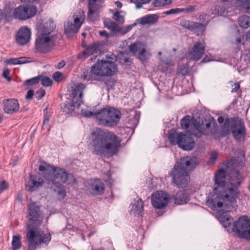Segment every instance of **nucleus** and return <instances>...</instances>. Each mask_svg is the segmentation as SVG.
<instances>
[{
  "label": "nucleus",
  "mask_w": 250,
  "mask_h": 250,
  "mask_svg": "<svg viewBox=\"0 0 250 250\" xmlns=\"http://www.w3.org/2000/svg\"><path fill=\"white\" fill-rule=\"evenodd\" d=\"M239 168L237 161L231 159L226 164V171L221 169L215 174L213 193L207 201L212 209L223 208L229 212L237 207L236 199L239 194L238 188L242 181Z\"/></svg>",
  "instance_id": "obj_1"
},
{
  "label": "nucleus",
  "mask_w": 250,
  "mask_h": 250,
  "mask_svg": "<svg viewBox=\"0 0 250 250\" xmlns=\"http://www.w3.org/2000/svg\"><path fill=\"white\" fill-rule=\"evenodd\" d=\"M28 223L26 234L28 250H35L42 244L47 245L51 239L50 233H44L37 228L42 223L43 214L40 207L32 202L28 206Z\"/></svg>",
  "instance_id": "obj_2"
},
{
  "label": "nucleus",
  "mask_w": 250,
  "mask_h": 250,
  "mask_svg": "<svg viewBox=\"0 0 250 250\" xmlns=\"http://www.w3.org/2000/svg\"><path fill=\"white\" fill-rule=\"evenodd\" d=\"M121 146V140L114 133L97 128L91 133L89 148L93 154L111 156Z\"/></svg>",
  "instance_id": "obj_3"
},
{
  "label": "nucleus",
  "mask_w": 250,
  "mask_h": 250,
  "mask_svg": "<svg viewBox=\"0 0 250 250\" xmlns=\"http://www.w3.org/2000/svg\"><path fill=\"white\" fill-rule=\"evenodd\" d=\"M39 170L42 172L45 180L57 187V188L55 189V191L59 200L64 199L66 196V190L61 184H73L76 182L73 175L67 173L64 168L54 167L44 161L41 162Z\"/></svg>",
  "instance_id": "obj_4"
},
{
  "label": "nucleus",
  "mask_w": 250,
  "mask_h": 250,
  "mask_svg": "<svg viewBox=\"0 0 250 250\" xmlns=\"http://www.w3.org/2000/svg\"><path fill=\"white\" fill-rule=\"evenodd\" d=\"M36 27V49L41 53L50 51L55 46L57 39L54 32L56 27L54 22L50 19L42 20Z\"/></svg>",
  "instance_id": "obj_5"
},
{
  "label": "nucleus",
  "mask_w": 250,
  "mask_h": 250,
  "mask_svg": "<svg viewBox=\"0 0 250 250\" xmlns=\"http://www.w3.org/2000/svg\"><path fill=\"white\" fill-rule=\"evenodd\" d=\"M81 114L85 117H94L98 125L106 127L117 125L121 118V113L117 109L113 107L102 109L99 105L95 106L92 110L82 108Z\"/></svg>",
  "instance_id": "obj_6"
},
{
  "label": "nucleus",
  "mask_w": 250,
  "mask_h": 250,
  "mask_svg": "<svg viewBox=\"0 0 250 250\" xmlns=\"http://www.w3.org/2000/svg\"><path fill=\"white\" fill-rule=\"evenodd\" d=\"M168 140L172 145H178L185 150H190L195 146V142L190 134L174 132L169 135Z\"/></svg>",
  "instance_id": "obj_7"
},
{
  "label": "nucleus",
  "mask_w": 250,
  "mask_h": 250,
  "mask_svg": "<svg viewBox=\"0 0 250 250\" xmlns=\"http://www.w3.org/2000/svg\"><path fill=\"white\" fill-rule=\"evenodd\" d=\"M94 72L98 76H111L118 71L117 66L112 61L101 60L94 64Z\"/></svg>",
  "instance_id": "obj_8"
},
{
  "label": "nucleus",
  "mask_w": 250,
  "mask_h": 250,
  "mask_svg": "<svg viewBox=\"0 0 250 250\" xmlns=\"http://www.w3.org/2000/svg\"><path fill=\"white\" fill-rule=\"evenodd\" d=\"M178 168L177 167H174L171 171L170 175L173 179L172 183L178 188H185L189 183L190 177L188 173L184 169Z\"/></svg>",
  "instance_id": "obj_9"
},
{
  "label": "nucleus",
  "mask_w": 250,
  "mask_h": 250,
  "mask_svg": "<svg viewBox=\"0 0 250 250\" xmlns=\"http://www.w3.org/2000/svg\"><path fill=\"white\" fill-rule=\"evenodd\" d=\"M217 125L213 117L209 116L200 125L197 121L196 131L195 136L200 137L203 135H208L212 134L217 130Z\"/></svg>",
  "instance_id": "obj_10"
},
{
  "label": "nucleus",
  "mask_w": 250,
  "mask_h": 250,
  "mask_svg": "<svg viewBox=\"0 0 250 250\" xmlns=\"http://www.w3.org/2000/svg\"><path fill=\"white\" fill-rule=\"evenodd\" d=\"M146 44L141 42H137L131 43L129 46V49L140 61L146 62L151 56L150 52L146 50Z\"/></svg>",
  "instance_id": "obj_11"
},
{
  "label": "nucleus",
  "mask_w": 250,
  "mask_h": 250,
  "mask_svg": "<svg viewBox=\"0 0 250 250\" xmlns=\"http://www.w3.org/2000/svg\"><path fill=\"white\" fill-rule=\"evenodd\" d=\"M37 12V8L34 6L22 5L14 9L12 16L16 19L24 21L35 16Z\"/></svg>",
  "instance_id": "obj_12"
},
{
  "label": "nucleus",
  "mask_w": 250,
  "mask_h": 250,
  "mask_svg": "<svg viewBox=\"0 0 250 250\" xmlns=\"http://www.w3.org/2000/svg\"><path fill=\"white\" fill-rule=\"evenodd\" d=\"M168 201V195L165 192L158 191L152 195L151 203L156 208H164L167 206Z\"/></svg>",
  "instance_id": "obj_13"
},
{
  "label": "nucleus",
  "mask_w": 250,
  "mask_h": 250,
  "mask_svg": "<svg viewBox=\"0 0 250 250\" xmlns=\"http://www.w3.org/2000/svg\"><path fill=\"white\" fill-rule=\"evenodd\" d=\"M205 51V42L202 41L196 42L192 48L188 49L189 57L191 60L198 61L204 55Z\"/></svg>",
  "instance_id": "obj_14"
},
{
  "label": "nucleus",
  "mask_w": 250,
  "mask_h": 250,
  "mask_svg": "<svg viewBox=\"0 0 250 250\" xmlns=\"http://www.w3.org/2000/svg\"><path fill=\"white\" fill-rule=\"evenodd\" d=\"M85 85L83 83H80L76 85L73 89L71 94V97L72 98L71 107L78 108L82 103V90L84 89Z\"/></svg>",
  "instance_id": "obj_15"
},
{
  "label": "nucleus",
  "mask_w": 250,
  "mask_h": 250,
  "mask_svg": "<svg viewBox=\"0 0 250 250\" xmlns=\"http://www.w3.org/2000/svg\"><path fill=\"white\" fill-rule=\"evenodd\" d=\"M43 182L42 178L37 175H30L25 180V188L28 191H34L42 187Z\"/></svg>",
  "instance_id": "obj_16"
},
{
  "label": "nucleus",
  "mask_w": 250,
  "mask_h": 250,
  "mask_svg": "<svg viewBox=\"0 0 250 250\" xmlns=\"http://www.w3.org/2000/svg\"><path fill=\"white\" fill-rule=\"evenodd\" d=\"M250 227V221L248 219L247 217L243 216L240 217L234 223L232 230L233 232L241 237L242 235V233H244Z\"/></svg>",
  "instance_id": "obj_17"
},
{
  "label": "nucleus",
  "mask_w": 250,
  "mask_h": 250,
  "mask_svg": "<svg viewBox=\"0 0 250 250\" xmlns=\"http://www.w3.org/2000/svg\"><path fill=\"white\" fill-rule=\"evenodd\" d=\"M196 164L197 159L195 157H186L182 158L174 167H177L181 169H184L188 172L194 169Z\"/></svg>",
  "instance_id": "obj_18"
},
{
  "label": "nucleus",
  "mask_w": 250,
  "mask_h": 250,
  "mask_svg": "<svg viewBox=\"0 0 250 250\" xmlns=\"http://www.w3.org/2000/svg\"><path fill=\"white\" fill-rule=\"evenodd\" d=\"M232 134L238 141L243 140L246 135L245 125L240 121H234L231 125Z\"/></svg>",
  "instance_id": "obj_19"
},
{
  "label": "nucleus",
  "mask_w": 250,
  "mask_h": 250,
  "mask_svg": "<svg viewBox=\"0 0 250 250\" xmlns=\"http://www.w3.org/2000/svg\"><path fill=\"white\" fill-rule=\"evenodd\" d=\"M31 30L27 27H22L18 31L16 35L17 42L21 45L27 44L31 39Z\"/></svg>",
  "instance_id": "obj_20"
},
{
  "label": "nucleus",
  "mask_w": 250,
  "mask_h": 250,
  "mask_svg": "<svg viewBox=\"0 0 250 250\" xmlns=\"http://www.w3.org/2000/svg\"><path fill=\"white\" fill-rule=\"evenodd\" d=\"M180 24L185 28L197 33L198 35L202 33L205 29L203 24L185 19H182L180 21Z\"/></svg>",
  "instance_id": "obj_21"
},
{
  "label": "nucleus",
  "mask_w": 250,
  "mask_h": 250,
  "mask_svg": "<svg viewBox=\"0 0 250 250\" xmlns=\"http://www.w3.org/2000/svg\"><path fill=\"white\" fill-rule=\"evenodd\" d=\"M181 125L183 129L191 132L195 135L197 126V121L189 116H186L181 120Z\"/></svg>",
  "instance_id": "obj_22"
},
{
  "label": "nucleus",
  "mask_w": 250,
  "mask_h": 250,
  "mask_svg": "<svg viewBox=\"0 0 250 250\" xmlns=\"http://www.w3.org/2000/svg\"><path fill=\"white\" fill-rule=\"evenodd\" d=\"M3 109L5 113L12 114L19 110V104L17 100L10 99L3 101Z\"/></svg>",
  "instance_id": "obj_23"
},
{
  "label": "nucleus",
  "mask_w": 250,
  "mask_h": 250,
  "mask_svg": "<svg viewBox=\"0 0 250 250\" xmlns=\"http://www.w3.org/2000/svg\"><path fill=\"white\" fill-rule=\"evenodd\" d=\"M83 46L85 47V49L78 54V58L80 60H84L90 55L96 54L99 50V44L97 42H94L87 47L83 44Z\"/></svg>",
  "instance_id": "obj_24"
},
{
  "label": "nucleus",
  "mask_w": 250,
  "mask_h": 250,
  "mask_svg": "<svg viewBox=\"0 0 250 250\" xmlns=\"http://www.w3.org/2000/svg\"><path fill=\"white\" fill-rule=\"evenodd\" d=\"M104 190L103 183L99 179H95L91 181L89 191L94 195H101Z\"/></svg>",
  "instance_id": "obj_25"
},
{
  "label": "nucleus",
  "mask_w": 250,
  "mask_h": 250,
  "mask_svg": "<svg viewBox=\"0 0 250 250\" xmlns=\"http://www.w3.org/2000/svg\"><path fill=\"white\" fill-rule=\"evenodd\" d=\"M158 19V17L157 15L149 14L137 19L136 22L142 25H152L157 22Z\"/></svg>",
  "instance_id": "obj_26"
},
{
  "label": "nucleus",
  "mask_w": 250,
  "mask_h": 250,
  "mask_svg": "<svg viewBox=\"0 0 250 250\" xmlns=\"http://www.w3.org/2000/svg\"><path fill=\"white\" fill-rule=\"evenodd\" d=\"M97 0H89L88 3V18L92 21L96 20L98 14V6L96 3Z\"/></svg>",
  "instance_id": "obj_27"
},
{
  "label": "nucleus",
  "mask_w": 250,
  "mask_h": 250,
  "mask_svg": "<svg viewBox=\"0 0 250 250\" xmlns=\"http://www.w3.org/2000/svg\"><path fill=\"white\" fill-rule=\"evenodd\" d=\"M104 24L105 26L109 29L111 31L116 33L125 34L126 32L122 27L118 26L116 23L110 19H106L104 21Z\"/></svg>",
  "instance_id": "obj_28"
},
{
  "label": "nucleus",
  "mask_w": 250,
  "mask_h": 250,
  "mask_svg": "<svg viewBox=\"0 0 250 250\" xmlns=\"http://www.w3.org/2000/svg\"><path fill=\"white\" fill-rule=\"evenodd\" d=\"M174 203L177 205L184 204L188 201V195L185 190H180L173 196Z\"/></svg>",
  "instance_id": "obj_29"
},
{
  "label": "nucleus",
  "mask_w": 250,
  "mask_h": 250,
  "mask_svg": "<svg viewBox=\"0 0 250 250\" xmlns=\"http://www.w3.org/2000/svg\"><path fill=\"white\" fill-rule=\"evenodd\" d=\"M93 68H95L94 65L91 67L90 70L88 69L83 70L82 77L84 80L92 81L98 80V75L94 72Z\"/></svg>",
  "instance_id": "obj_30"
},
{
  "label": "nucleus",
  "mask_w": 250,
  "mask_h": 250,
  "mask_svg": "<svg viewBox=\"0 0 250 250\" xmlns=\"http://www.w3.org/2000/svg\"><path fill=\"white\" fill-rule=\"evenodd\" d=\"M218 220L224 227H229L233 221V219L226 212L219 211L218 212Z\"/></svg>",
  "instance_id": "obj_31"
},
{
  "label": "nucleus",
  "mask_w": 250,
  "mask_h": 250,
  "mask_svg": "<svg viewBox=\"0 0 250 250\" xmlns=\"http://www.w3.org/2000/svg\"><path fill=\"white\" fill-rule=\"evenodd\" d=\"M143 211V204L141 199L138 198L137 199H135L131 208V212L134 214H140L142 216L141 213Z\"/></svg>",
  "instance_id": "obj_32"
},
{
  "label": "nucleus",
  "mask_w": 250,
  "mask_h": 250,
  "mask_svg": "<svg viewBox=\"0 0 250 250\" xmlns=\"http://www.w3.org/2000/svg\"><path fill=\"white\" fill-rule=\"evenodd\" d=\"M73 17V22L81 27L85 20V17L84 12L83 10H79L74 13Z\"/></svg>",
  "instance_id": "obj_33"
},
{
  "label": "nucleus",
  "mask_w": 250,
  "mask_h": 250,
  "mask_svg": "<svg viewBox=\"0 0 250 250\" xmlns=\"http://www.w3.org/2000/svg\"><path fill=\"white\" fill-rule=\"evenodd\" d=\"M80 27L74 22L72 23L69 21L65 26V32L68 35L75 34L78 32Z\"/></svg>",
  "instance_id": "obj_34"
},
{
  "label": "nucleus",
  "mask_w": 250,
  "mask_h": 250,
  "mask_svg": "<svg viewBox=\"0 0 250 250\" xmlns=\"http://www.w3.org/2000/svg\"><path fill=\"white\" fill-rule=\"evenodd\" d=\"M239 25L243 28H247L250 26V17L244 15L239 18Z\"/></svg>",
  "instance_id": "obj_35"
},
{
  "label": "nucleus",
  "mask_w": 250,
  "mask_h": 250,
  "mask_svg": "<svg viewBox=\"0 0 250 250\" xmlns=\"http://www.w3.org/2000/svg\"><path fill=\"white\" fill-rule=\"evenodd\" d=\"M225 11L224 7L220 5H216L211 10V13L214 16H219L223 15Z\"/></svg>",
  "instance_id": "obj_36"
},
{
  "label": "nucleus",
  "mask_w": 250,
  "mask_h": 250,
  "mask_svg": "<svg viewBox=\"0 0 250 250\" xmlns=\"http://www.w3.org/2000/svg\"><path fill=\"white\" fill-rule=\"evenodd\" d=\"M21 237L20 235H14L13 236L12 246V248L20 249L21 247Z\"/></svg>",
  "instance_id": "obj_37"
},
{
  "label": "nucleus",
  "mask_w": 250,
  "mask_h": 250,
  "mask_svg": "<svg viewBox=\"0 0 250 250\" xmlns=\"http://www.w3.org/2000/svg\"><path fill=\"white\" fill-rule=\"evenodd\" d=\"M241 4V11L250 13V0H238Z\"/></svg>",
  "instance_id": "obj_38"
},
{
  "label": "nucleus",
  "mask_w": 250,
  "mask_h": 250,
  "mask_svg": "<svg viewBox=\"0 0 250 250\" xmlns=\"http://www.w3.org/2000/svg\"><path fill=\"white\" fill-rule=\"evenodd\" d=\"M172 0H155L153 4L155 7H162L171 4Z\"/></svg>",
  "instance_id": "obj_39"
},
{
  "label": "nucleus",
  "mask_w": 250,
  "mask_h": 250,
  "mask_svg": "<svg viewBox=\"0 0 250 250\" xmlns=\"http://www.w3.org/2000/svg\"><path fill=\"white\" fill-rule=\"evenodd\" d=\"M41 76H38L31 79H28L24 82V84L27 86H31L37 84L40 81Z\"/></svg>",
  "instance_id": "obj_40"
},
{
  "label": "nucleus",
  "mask_w": 250,
  "mask_h": 250,
  "mask_svg": "<svg viewBox=\"0 0 250 250\" xmlns=\"http://www.w3.org/2000/svg\"><path fill=\"white\" fill-rule=\"evenodd\" d=\"M151 0H130V1L135 4L137 9H139L142 7L143 4L148 3L150 2Z\"/></svg>",
  "instance_id": "obj_41"
},
{
  "label": "nucleus",
  "mask_w": 250,
  "mask_h": 250,
  "mask_svg": "<svg viewBox=\"0 0 250 250\" xmlns=\"http://www.w3.org/2000/svg\"><path fill=\"white\" fill-rule=\"evenodd\" d=\"M42 84L44 86H49L52 85V82L51 79L47 77H43L41 76V80Z\"/></svg>",
  "instance_id": "obj_42"
},
{
  "label": "nucleus",
  "mask_w": 250,
  "mask_h": 250,
  "mask_svg": "<svg viewBox=\"0 0 250 250\" xmlns=\"http://www.w3.org/2000/svg\"><path fill=\"white\" fill-rule=\"evenodd\" d=\"M178 73L183 76L186 75L188 74V67L186 65H182L178 67Z\"/></svg>",
  "instance_id": "obj_43"
},
{
  "label": "nucleus",
  "mask_w": 250,
  "mask_h": 250,
  "mask_svg": "<svg viewBox=\"0 0 250 250\" xmlns=\"http://www.w3.org/2000/svg\"><path fill=\"white\" fill-rule=\"evenodd\" d=\"M183 10H182V8H176L171 9L167 11L166 12H165V14L167 15L177 14L183 12Z\"/></svg>",
  "instance_id": "obj_44"
},
{
  "label": "nucleus",
  "mask_w": 250,
  "mask_h": 250,
  "mask_svg": "<svg viewBox=\"0 0 250 250\" xmlns=\"http://www.w3.org/2000/svg\"><path fill=\"white\" fill-rule=\"evenodd\" d=\"M113 18L121 23H123L124 21V17L121 15V13L119 12H115L113 15Z\"/></svg>",
  "instance_id": "obj_45"
},
{
  "label": "nucleus",
  "mask_w": 250,
  "mask_h": 250,
  "mask_svg": "<svg viewBox=\"0 0 250 250\" xmlns=\"http://www.w3.org/2000/svg\"><path fill=\"white\" fill-rule=\"evenodd\" d=\"M62 74L60 72H56L53 75V78L54 80L57 82H60L62 80Z\"/></svg>",
  "instance_id": "obj_46"
},
{
  "label": "nucleus",
  "mask_w": 250,
  "mask_h": 250,
  "mask_svg": "<svg viewBox=\"0 0 250 250\" xmlns=\"http://www.w3.org/2000/svg\"><path fill=\"white\" fill-rule=\"evenodd\" d=\"M45 90L43 89H40L36 92V98L37 100L41 99L45 95Z\"/></svg>",
  "instance_id": "obj_47"
},
{
  "label": "nucleus",
  "mask_w": 250,
  "mask_h": 250,
  "mask_svg": "<svg viewBox=\"0 0 250 250\" xmlns=\"http://www.w3.org/2000/svg\"><path fill=\"white\" fill-rule=\"evenodd\" d=\"M51 117V115L46 112L44 116V120L43 122V128H44L45 126H46L47 125V124L49 122V121L50 120V118Z\"/></svg>",
  "instance_id": "obj_48"
},
{
  "label": "nucleus",
  "mask_w": 250,
  "mask_h": 250,
  "mask_svg": "<svg viewBox=\"0 0 250 250\" xmlns=\"http://www.w3.org/2000/svg\"><path fill=\"white\" fill-rule=\"evenodd\" d=\"M18 60L17 58H11L10 59L6 60L5 61V63L6 64L9 65H15L18 64Z\"/></svg>",
  "instance_id": "obj_49"
},
{
  "label": "nucleus",
  "mask_w": 250,
  "mask_h": 250,
  "mask_svg": "<svg viewBox=\"0 0 250 250\" xmlns=\"http://www.w3.org/2000/svg\"><path fill=\"white\" fill-rule=\"evenodd\" d=\"M9 70L7 68H4L3 71L2 76L5 78L8 81H10L11 80V78L9 76Z\"/></svg>",
  "instance_id": "obj_50"
},
{
  "label": "nucleus",
  "mask_w": 250,
  "mask_h": 250,
  "mask_svg": "<svg viewBox=\"0 0 250 250\" xmlns=\"http://www.w3.org/2000/svg\"><path fill=\"white\" fill-rule=\"evenodd\" d=\"M183 10V12L189 13L192 12L195 10V7L193 6L189 5L186 8H182Z\"/></svg>",
  "instance_id": "obj_51"
},
{
  "label": "nucleus",
  "mask_w": 250,
  "mask_h": 250,
  "mask_svg": "<svg viewBox=\"0 0 250 250\" xmlns=\"http://www.w3.org/2000/svg\"><path fill=\"white\" fill-rule=\"evenodd\" d=\"M240 237L250 240V229H247Z\"/></svg>",
  "instance_id": "obj_52"
},
{
  "label": "nucleus",
  "mask_w": 250,
  "mask_h": 250,
  "mask_svg": "<svg viewBox=\"0 0 250 250\" xmlns=\"http://www.w3.org/2000/svg\"><path fill=\"white\" fill-rule=\"evenodd\" d=\"M7 188V183L5 181H2L0 184V193Z\"/></svg>",
  "instance_id": "obj_53"
},
{
  "label": "nucleus",
  "mask_w": 250,
  "mask_h": 250,
  "mask_svg": "<svg viewBox=\"0 0 250 250\" xmlns=\"http://www.w3.org/2000/svg\"><path fill=\"white\" fill-rule=\"evenodd\" d=\"M218 153L216 151L212 152L210 156V160L213 163L217 158Z\"/></svg>",
  "instance_id": "obj_54"
},
{
  "label": "nucleus",
  "mask_w": 250,
  "mask_h": 250,
  "mask_svg": "<svg viewBox=\"0 0 250 250\" xmlns=\"http://www.w3.org/2000/svg\"><path fill=\"white\" fill-rule=\"evenodd\" d=\"M233 87L231 92V93L236 92L238 89L240 88V84L239 83H235L233 85H232Z\"/></svg>",
  "instance_id": "obj_55"
},
{
  "label": "nucleus",
  "mask_w": 250,
  "mask_h": 250,
  "mask_svg": "<svg viewBox=\"0 0 250 250\" xmlns=\"http://www.w3.org/2000/svg\"><path fill=\"white\" fill-rule=\"evenodd\" d=\"M230 125V122L229 119H227L225 121V123L223 126V129L224 130L228 131Z\"/></svg>",
  "instance_id": "obj_56"
},
{
  "label": "nucleus",
  "mask_w": 250,
  "mask_h": 250,
  "mask_svg": "<svg viewBox=\"0 0 250 250\" xmlns=\"http://www.w3.org/2000/svg\"><path fill=\"white\" fill-rule=\"evenodd\" d=\"M18 60V64H22L23 63H25L28 62L27 59L25 57H20L17 58Z\"/></svg>",
  "instance_id": "obj_57"
},
{
  "label": "nucleus",
  "mask_w": 250,
  "mask_h": 250,
  "mask_svg": "<svg viewBox=\"0 0 250 250\" xmlns=\"http://www.w3.org/2000/svg\"><path fill=\"white\" fill-rule=\"evenodd\" d=\"M34 95V91L32 90H29L27 93V95L25 97L27 100L31 99Z\"/></svg>",
  "instance_id": "obj_58"
},
{
  "label": "nucleus",
  "mask_w": 250,
  "mask_h": 250,
  "mask_svg": "<svg viewBox=\"0 0 250 250\" xmlns=\"http://www.w3.org/2000/svg\"><path fill=\"white\" fill-rule=\"evenodd\" d=\"M65 65V62L64 61H62L61 62H59L57 64V68L60 69L64 67Z\"/></svg>",
  "instance_id": "obj_59"
},
{
  "label": "nucleus",
  "mask_w": 250,
  "mask_h": 250,
  "mask_svg": "<svg viewBox=\"0 0 250 250\" xmlns=\"http://www.w3.org/2000/svg\"><path fill=\"white\" fill-rule=\"evenodd\" d=\"M99 34L101 36H104V37H105L106 38H108L109 37L108 33L105 30H103V31H100L99 32Z\"/></svg>",
  "instance_id": "obj_60"
},
{
  "label": "nucleus",
  "mask_w": 250,
  "mask_h": 250,
  "mask_svg": "<svg viewBox=\"0 0 250 250\" xmlns=\"http://www.w3.org/2000/svg\"><path fill=\"white\" fill-rule=\"evenodd\" d=\"M222 1L225 2V1H228L229 0H222ZM237 1V6L238 7H240L239 9L241 11V9H242V6H241V4L242 3H241L239 1H238V0H236Z\"/></svg>",
  "instance_id": "obj_61"
},
{
  "label": "nucleus",
  "mask_w": 250,
  "mask_h": 250,
  "mask_svg": "<svg viewBox=\"0 0 250 250\" xmlns=\"http://www.w3.org/2000/svg\"><path fill=\"white\" fill-rule=\"evenodd\" d=\"M218 122H219V124H222L224 121V118L223 117H218Z\"/></svg>",
  "instance_id": "obj_62"
},
{
  "label": "nucleus",
  "mask_w": 250,
  "mask_h": 250,
  "mask_svg": "<svg viewBox=\"0 0 250 250\" xmlns=\"http://www.w3.org/2000/svg\"><path fill=\"white\" fill-rule=\"evenodd\" d=\"M115 4L117 5V6L119 8H121L123 6L122 3L119 1H116L115 2Z\"/></svg>",
  "instance_id": "obj_63"
},
{
  "label": "nucleus",
  "mask_w": 250,
  "mask_h": 250,
  "mask_svg": "<svg viewBox=\"0 0 250 250\" xmlns=\"http://www.w3.org/2000/svg\"><path fill=\"white\" fill-rule=\"evenodd\" d=\"M247 37L248 38V40L250 42V30L249 32L247 34Z\"/></svg>",
  "instance_id": "obj_64"
}]
</instances>
